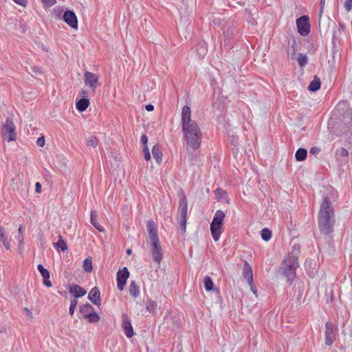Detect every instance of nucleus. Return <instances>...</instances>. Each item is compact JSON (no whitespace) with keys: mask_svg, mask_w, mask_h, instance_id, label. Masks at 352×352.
I'll list each match as a JSON object with an SVG mask.
<instances>
[{"mask_svg":"<svg viewBox=\"0 0 352 352\" xmlns=\"http://www.w3.org/2000/svg\"><path fill=\"white\" fill-rule=\"evenodd\" d=\"M182 124L188 145L194 150L198 148L201 142V131L197 123L191 119V110L188 106L182 108Z\"/></svg>","mask_w":352,"mask_h":352,"instance_id":"nucleus-1","label":"nucleus"},{"mask_svg":"<svg viewBox=\"0 0 352 352\" xmlns=\"http://www.w3.org/2000/svg\"><path fill=\"white\" fill-rule=\"evenodd\" d=\"M334 223V209L328 198L324 197L321 204L318 214L320 230L324 234H329L332 232Z\"/></svg>","mask_w":352,"mask_h":352,"instance_id":"nucleus-2","label":"nucleus"},{"mask_svg":"<svg viewBox=\"0 0 352 352\" xmlns=\"http://www.w3.org/2000/svg\"><path fill=\"white\" fill-rule=\"evenodd\" d=\"M298 266V262L295 257L287 256L280 267L279 272L285 276L288 280H290L295 277L296 269Z\"/></svg>","mask_w":352,"mask_h":352,"instance_id":"nucleus-3","label":"nucleus"},{"mask_svg":"<svg viewBox=\"0 0 352 352\" xmlns=\"http://www.w3.org/2000/svg\"><path fill=\"white\" fill-rule=\"evenodd\" d=\"M226 214L223 211L218 210L213 217L210 223V231L213 239L217 241L221 236L223 231V222L225 219Z\"/></svg>","mask_w":352,"mask_h":352,"instance_id":"nucleus-4","label":"nucleus"},{"mask_svg":"<svg viewBox=\"0 0 352 352\" xmlns=\"http://www.w3.org/2000/svg\"><path fill=\"white\" fill-rule=\"evenodd\" d=\"M16 127L10 118H7L3 129V136L8 142L16 140Z\"/></svg>","mask_w":352,"mask_h":352,"instance_id":"nucleus-5","label":"nucleus"},{"mask_svg":"<svg viewBox=\"0 0 352 352\" xmlns=\"http://www.w3.org/2000/svg\"><path fill=\"white\" fill-rule=\"evenodd\" d=\"M151 252L153 261L159 265L163 258L162 249L160 240L149 241Z\"/></svg>","mask_w":352,"mask_h":352,"instance_id":"nucleus-6","label":"nucleus"},{"mask_svg":"<svg viewBox=\"0 0 352 352\" xmlns=\"http://www.w3.org/2000/svg\"><path fill=\"white\" fill-rule=\"evenodd\" d=\"M84 80L85 85L88 86L93 91H95L96 88L100 85L98 76L91 72H85Z\"/></svg>","mask_w":352,"mask_h":352,"instance_id":"nucleus-7","label":"nucleus"},{"mask_svg":"<svg viewBox=\"0 0 352 352\" xmlns=\"http://www.w3.org/2000/svg\"><path fill=\"white\" fill-rule=\"evenodd\" d=\"M298 31L302 36H306L309 33L310 25L309 18L307 16H302L296 20Z\"/></svg>","mask_w":352,"mask_h":352,"instance_id":"nucleus-8","label":"nucleus"},{"mask_svg":"<svg viewBox=\"0 0 352 352\" xmlns=\"http://www.w3.org/2000/svg\"><path fill=\"white\" fill-rule=\"evenodd\" d=\"M129 277V272L126 267L118 270L117 272V286L119 290L122 291L126 280Z\"/></svg>","mask_w":352,"mask_h":352,"instance_id":"nucleus-9","label":"nucleus"},{"mask_svg":"<svg viewBox=\"0 0 352 352\" xmlns=\"http://www.w3.org/2000/svg\"><path fill=\"white\" fill-rule=\"evenodd\" d=\"M64 21L72 28L78 29V19L76 14L71 10H67L63 14Z\"/></svg>","mask_w":352,"mask_h":352,"instance_id":"nucleus-10","label":"nucleus"},{"mask_svg":"<svg viewBox=\"0 0 352 352\" xmlns=\"http://www.w3.org/2000/svg\"><path fill=\"white\" fill-rule=\"evenodd\" d=\"M122 327L124 330V333L128 338L133 336V329L130 319L126 314L122 315Z\"/></svg>","mask_w":352,"mask_h":352,"instance_id":"nucleus-11","label":"nucleus"},{"mask_svg":"<svg viewBox=\"0 0 352 352\" xmlns=\"http://www.w3.org/2000/svg\"><path fill=\"white\" fill-rule=\"evenodd\" d=\"M188 211V201L186 196L184 194L180 195L179 214V219H186Z\"/></svg>","mask_w":352,"mask_h":352,"instance_id":"nucleus-12","label":"nucleus"},{"mask_svg":"<svg viewBox=\"0 0 352 352\" xmlns=\"http://www.w3.org/2000/svg\"><path fill=\"white\" fill-rule=\"evenodd\" d=\"M335 340L333 335V324L331 322H327L325 324V344L326 345L330 346L333 344Z\"/></svg>","mask_w":352,"mask_h":352,"instance_id":"nucleus-13","label":"nucleus"},{"mask_svg":"<svg viewBox=\"0 0 352 352\" xmlns=\"http://www.w3.org/2000/svg\"><path fill=\"white\" fill-rule=\"evenodd\" d=\"M147 230L148 232V241L158 240L156 225L153 221L150 220L146 223Z\"/></svg>","mask_w":352,"mask_h":352,"instance_id":"nucleus-14","label":"nucleus"},{"mask_svg":"<svg viewBox=\"0 0 352 352\" xmlns=\"http://www.w3.org/2000/svg\"><path fill=\"white\" fill-rule=\"evenodd\" d=\"M88 298L96 305H99L100 304V292L96 287L91 289L88 295Z\"/></svg>","mask_w":352,"mask_h":352,"instance_id":"nucleus-15","label":"nucleus"},{"mask_svg":"<svg viewBox=\"0 0 352 352\" xmlns=\"http://www.w3.org/2000/svg\"><path fill=\"white\" fill-rule=\"evenodd\" d=\"M336 155L340 165H344L348 162L349 151L346 148H342L337 150Z\"/></svg>","mask_w":352,"mask_h":352,"instance_id":"nucleus-16","label":"nucleus"},{"mask_svg":"<svg viewBox=\"0 0 352 352\" xmlns=\"http://www.w3.org/2000/svg\"><path fill=\"white\" fill-rule=\"evenodd\" d=\"M243 274L248 283L252 285L253 283V272L251 266L247 262L245 263Z\"/></svg>","mask_w":352,"mask_h":352,"instance_id":"nucleus-17","label":"nucleus"},{"mask_svg":"<svg viewBox=\"0 0 352 352\" xmlns=\"http://www.w3.org/2000/svg\"><path fill=\"white\" fill-rule=\"evenodd\" d=\"M69 292L74 295L76 299L85 296L87 293L85 289L78 285H72L69 287Z\"/></svg>","mask_w":352,"mask_h":352,"instance_id":"nucleus-18","label":"nucleus"},{"mask_svg":"<svg viewBox=\"0 0 352 352\" xmlns=\"http://www.w3.org/2000/svg\"><path fill=\"white\" fill-rule=\"evenodd\" d=\"M98 214L95 210L91 212V223L97 229L99 232H104V228L100 225L97 220Z\"/></svg>","mask_w":352,"mask_h":352,"instance_id":"nucleus-19","label":"nucleus"},{"mask_svg":"<svg viewBox=\"0 0 352 352\" xmlns=\"http://www.w3.org/2000/svg\"><path fill=\"white\" fill-rule=\"evenodd\" d=\"M89 105V101L86 98L80 99L76 104V109L80 112L85 111L88 108Z\"/></svg>","mask_w":352,"mask_h":352,"instance_id":"nucleus-20","label":"nucleus"},{"mask_svg":"<svg viewBox=\"0 0 352 352\" xmlns=\"http://www.w3.org/2000/svg\"><path fill=\"white\" fill-rule=\"evenodd\" d=\"M152 154L153 157L158 163H160L162 160V153L161 148L159 145L155 144L152 148Z\"/></svg>","mask_w":352,"mask_h":352,"instance_id":"nucleus-21","label":"nucleus"},{"mask_svg":"<svg viewBox=\"0 0 352 352\" xmlns=\"http://www.w3.org/2000/svg\"><path fill=\"white\" fill-rule=\"evenodd\" d=\"M129 293L133 298H137L140 295V287L135 281H131L130 283Z\"/></svg>","mask_w":352,"mask_h":352,"instance_id":"nucleus-22","label":"nucleus"},{"mask_svg":"<svg viewBox=\"0 0 352 352\" xmlns=\"http://www.w3.org/2000/svg\"><path fill=\"white\" fill-rule=\"evenodd\" d=\"M0 241L3 243L6 250H8L10 248V241L7 236L4 235V230L0 226Z\"/></svg>","mask_w":352,"mask_h":352,"instance_id":"nucleus-23","label":"nucleus"},{"mask_svg":"<svg viewBox=\"0 0 352 352\" xmlns=\"http://www.w3.org/2000/svg\"><path fill=\"white\" fill-rule=\"evenodd\" d=\"M320 85L321 82L320 78L315 76L314 80L310 82L308 89L310 91H316L320 89Z\"/></svg>","mask_w":352,"mask_h":352,"instance_id":"nucleus-24","label":"nucleus"},{"mask_svg":"<svg viewBox=\"0 0 352 352\" xmlns=\"http://www.w3.org/2000/svg\"><path fill=\"white\" fill-rule=\"evenodd\" d=\"M94 310V307L89 303H86L80 307V312L84 315V318L85 316L91 313Z\"/></svg>","mask_w":352,"mask_h":352,"instance_id":"nucleus-25","label":"nucleus"},{"mask_svg":"<svg viewBox=\"0 0 352 352\" xmlns=\"http://www.w3.org/2000/svg\"><path fill=\"white\" fill-rule=\"evenodd\" d=\"M307 155V152L305 148H298L295 154V157L297 161H302L305 160Z\"/></svg>","mask_w":352,"mask_h":352,"instance_id":"nucleus-26","label":"nucleus"},{"mask_svg":"<svg viewBox=\"0 0 352 352\" xmlns=\"http://www.w3.org/2000/svg\"><path fill=\"white\" fill-rule=\"evenodd\" d=\"M58 237H59V239H58V241H57V243L54 244V248H59L63 251L67 250V245L66 242L63 239L61 236H59Z\"/></svg>","mask_w":352,"mask_h":352,"instance_id":"nucleus-27","label":"nucleus"},{"mask_svg":"<svg viewBox=\"0 0 352 352\" xmlns=\"http://www.w3.org/2000/svg\"><path fill=\"white\" fill-rule=\"evenodd\" d=\"M92 259L91 257H87L83 263V269L87 272L92 271Z\"/></svg>","mask_w":352,"mask_h":352,"instance_id":"nucleus-28","label":"nucleus"},{"mask_svg":"<svg viewBox=\"0 0 352 352\" xmlns=\"http://www.w3.org/2000/svg\"><path fill=\"white\" fill-rule=\"evenodd\" d=\"M85 318L87 319L90 322H97L100 320V316L96 312L92 311L86 315Z\"/></svg>","mask_w":352,"mask_h":352,"instance_id":"nucleus-29","label":"nucleus"},{"mask_svg":"<svg viewBox=\"0 0 352 352\" xmlns=\"http://www.w3.org/2000/svg\"><path fill=\"white\" fill-rule=\"evenodd\" d=\"M299 65L302 67H305L308 63V57L304 54H300L298 58Z\"/></svg>","mask_w":352,"mask_h":352,"instance_id":"nucleus-30","label":"nucleus"},{"mask_svg":"<svg viewBox=\"0 0 352 352\" xmlns=\"http://www.w3.org/2000/svg\"><path fill=\"white\" fill-rule=\"evenodd\" d=\"M204 287H205L206 290L210 291L212 289L214 285H213V283H212L210 277H209L208 276H206L204 278Z\"/></svg>","mask_w":352,"mask_h":352,"instance_id":"nucleus-31","label":"nucleus"},{"mask_svg":"<svg viewBox=\"0 0 352 352\" xmlns=\"http://www.w3.org/2000/svg\"><path fill=\"white\" fill-rule=\"evenodd\" d=\"M98 144V140L95 136H90L87 139V145L88 146L96 147Z\"/></svg>","mask_w":352,"mask_h":352,"instance_id":"nucleus-32","label":"nucleus"},{"mask_svg":"<svg viewBox=\"0 0 352 352\" xmlns=\"http://www.w3.org/2000/svg\"><path fill=\"white\" fill-rule=\"evenodd\" d=\"M261 237L265 241H268L272 237V232L267 228H264L261 230Z\"/></svg>","mask_w":352,"mask_h":352,"instance_id":"nucleus-33","label":"nucleus"},{"mask_svg":"<svg viewBox=\"0 0 352 352\" xmlns=\"http://www.w3.org/2000/svg\"><path fill=\"white\" fill-rule=\"evenodd\" d=\"M37 268H38V270L39 271V272L41 273V276H43V278H50V277L49 271L47 270H46L45 268H44V267L41 264H39L38 265Z\"/></svg>","mask_w":352,"mask_h":352,"instance_id":"nucleus-34","label":"nucleus"},{"mask_svg":"<svg viewBox=\"0 0 352 352\" xmlns=\"http://www.w3.org/2000/svg\"><path fill=\"white\" fill-rule=\"evenodd\" d=\"M37 268H38V270L39 271V272L41 273V276H43V278H50V277L49 271L47 270H46L45 268H44V267L41 264H39L38 265Z\"/></svg>","mask_w":352,"mask_h":352,"instance_id":"nucleus-35","label":"nucleus"},{"mask_svg":"<svg viewBox=\"0 0 352 352\" xmlns=\"http://www.w3.org/2000/svg\"><path fill=\"white\" fill-rule=\"evenodd\" d=\"M77 305H78V300L76 298L71 300V303H70V306H69V309L70 315L72 316L74 314Z\"/></svg>","mask_w":352,"mask_h":352,"instance_id":"nucleus-36","label":"nucleus"},{"mask_svg":"<svg viewBox=\"0 0 352 352\" xmlns=\"http://www.w3.org/2000/svg\"><path fill=\"white\" fill-rule=\"evenodd\" d=\"M186 227V219H179V230L182 234L185 233Z\"/></svg>","mask_w":352,"mask_h":352,"instance_id":"nucleus-37","label":"nucleus"},{"mask_svg":"<svg viewBox=\"0 0 352 352\" xmlns=\"http://www.w3.org/2000/svg\"><path fill=\"white\" fill-rule=\"evenodd\" d=\"M143 152H144V159L147 161L150 160H151V154H150V152H149V150H148V148L147 146H144Z\"/></svg>","mask_w":352,"mask_h":352,"instance_id":"nucleus-38","label":"nucleus"},{"mask_svg":"<svg viewBox=\"0 0 352 352\" xmlns=\"http://www.w3.org/2000/svg\"><path fill=\"white\" fill-rule=\"evenodd\" d=\"M344 7L347 12H350L352 10V0H346Z\"/></svg>","mask_w":352,"mask_h":352,"instance_id":"nucleus-39","label":"nucleus"},{"mask_svg":"<svg viewBox=\"0 0 352 352\" xmlns=\"http://www.w3.org/2000/svg\"><path fill=\"white\" fill-rule=\"evenodd\" d=\"M230 144L235 147L239 145V140H238V138L236 136H234V135L230 136Z\"/></svg>","mask_w":352,"mask_h":352,"instance_id":"nucleus-40","label":"nucleus"},{"mask_svg":"<svg viewBox=\"0 0 352 352\" xmlns=\"http://www.w3.org/2000/svg\"><path fill=\"white\" fill-rule=\"evenodd\" d=\"M214 193H215L216 196L219 198L223 197L226 195V192L224 190H223L222 189H219V188L217 189L214 191Z\"/></svg>","mask_w":352,"mask_h":352,"instance_id":"nucleus-41","label":"nucleus"},{"mask_svg":"<svg viewBox=\"0 0 352 352\" xmlns=\"http://www.w3.org/2000/svg\"><path fill=\"white\" fill-rule=\"evenodd\" d=\"M47 6L50 7L56 3V0H41Z\"/></svg>","mask_w":352,"mask_h":352,"instance_id":"nucleus-42","label":"nucleus"},{"mask_svg":"<svg viewBox=\"0 0 352 352\" xmlns=\"http://www.w3.org/2000/svg\"><path fill=\"white\" fill-rule=\"evenodd\" d=\"M16 4H19L21 6L25 7L28 3V0H12Z\"/></svg>","mask_w":352,"mask_h":352,"instance_id":"nucleus-43","label":"nucleus"},{"mask_svg":"<svg viewBox=\"0 0 352 352\" xmlns=\"http://www.w3.org/2000/svg\"><path fill=\"white\" fill-rule=\"evenodd\" d=\"M36 144L38 146L43 147L45 145V139L43 137L38 138L36 140Z\"/></svg>","mask_w":352,"mask_h":352,"instance_id":"nucleus-44","label":"nucleus"},{"mask_svg":"<svg viewBox=\"0 0 352 352\" xmlns=\"http://www.w3.org/2000/svg\"><path fill=\"white\" fill-rule=\"evenodd\" d=\"M43 284L47 287H52V283L50 278H43Z\"/></svg>","mask_w":352,"mask_h":352,"instance_id":"nucleus-45","label":"nucleus"},{"mask_svg":"<svg viewBox=\"0 0 352 352\" xmlns=\"http://www.w3.org/2000/svg\"><path fill=\"white\" fill-rule=\"evenodd\" d=\"M141 142L144 144V146H147L148 138L146 135L141 136Z\"/></svg>","mask_w":352,"mask_h":352,"instance_id":"nucleus-46","label":"nucleus"},{"mask_svg":"<svg viewBox=\"0 0 352 352\" xmlns=\"http://www.w3.org/2000/svg\"><path fill=\"white\" fill-rule=\"evenodd\" d=\"M35 191L36 193L41 192V184L39 182H36L35 184Z\"/></svg>","mask_w":352,"mask_h":352,"instance_id":"nucleus-47","label":"nucleus"},{"mask_svg":"<svg viewBox=\"0 0 352 352\" xmlns=\"http://www.w3.org/2000/svg\"><path fill=\"white\" fill-rule=\"evenodd\" d=\"M156 307H157L156 302L154 301H152V302H149V305L147 306V309H155Z\"/></svg>","mask_w":352,"mask_h":352,"instance_id":"nucleus-48","label":"nucleus"},{"mask_svg":"<svg viewBox=\"0 0 352 352\" xmlns=\"http://www.w3.org/2000/svg\"><path fill=\"white\" fill-rule=\"evenodd\" d=\"M23 244V236H21V237H19V248L20 250L22 249Z\"/></svg>","mask_w":352,"mask_h":352,"instance_id":"nucleus-49","label":"nucleus"},{"mask_svg":"<svg viewBox=\"0 0 352 352\" xmlns=\"http://www.w3.org/2000/svg\"><path fill=\"white\" fill-rule=\"evenodd\" d=\"M250 287V289L251 291L255 294V295H257V290L256 289V287L254 285L253 283H252V285H249Z\"/></svg>","mask_w":352,"mask_h":352,"instance_id":"nucleus-50","label":"nucleus"},{"mask_svg":"<svg viewBox=\"0 0 352 352\" xmlns=\"http://www.w3.org/2000/svg\"><path fill=\"white\" fill-rule=\"evenodd\" d=\"M145 108L148 111H151L154 109V106L153 104H147Z\"/></svg>","mask_w":352,"mask_h":352,"instance_id":"nucleus-51","label":"nucleus"},{"mask_svg":"<svg viewBox=\"0 0 352 352\" xmlns=\"http://www.w3.org/2000/svg\"><path fill=\"white\" fill-rule=\"evenodd\" d=\"M320 151L319 148H312L310 150V153L313 154L318 153Z\"/></svg>","mask_w":352,"mask_h":352,"instance_id":"nucleus-52","label":"nucleus"},{"mask_svg":"<svg viewBox=\"0 0 352 352\" xmlns=\"http://www.w3.org/2000/svg\"><path fill=\"white\" fill-rule=\"evenodd\" d=\"M23 311L25 312L27 316L32 317V312L28 308H24Z\"/></svg>","mask_w":352,"mask_h":352,"instance_id":"nucleus-53","label":"nucleus"},{"mask_svg":"<svg viewBox=\"0 0 352 352\" xmlns=\"http://www.w3.org/2000/svg\"><path fill=\"white\" fill-rule=\"evenodd\" d=\"M205 45L204 44L203 46H201L200 47V50L201 51V53L204 55L206 54V47L204 46Z\"/></svg>","mask_w":352,"mask_h":352,"instance_id":"nucleus-54","label":"nucleus"},{"mask_svg":"<svg viewBox=\"0 0 352 352\" xmlns=\"http://www.w3.org/2000/svg\"><path fill=\"white\" fill-rule=\"evenodd\" d=\"M19 237H21V236H23V234H22V227L21 226H19Z\"/></svg>","mask_w":352,"mask_h":352,"instance_id":"nucleus-55","label":"nucleus"},{"mask_svg":"<svg viewBox=\"0 0 352 352\" xmlns=\"http://www.w3.org/2000/svg\"><path fill=\"white\" fill-rule=\"evenodd\" d=\"M131 253H132V250L131 249L126 250V254H127L130 255V254H131Z\"/></svg>","mask_w":352,"mask_h":352,"instance_id":"nucleus-56","label":"nucleus"},{"mask_svg":"<svg viewBox=\"0 0 352 352\" xmlns=\"http://www.w3.org/2000/svg\"><path fill=\"white\" fill-rule=\"evenodd\" d=\"M216 105H217V102H215L214 103V104H213V107H214V108H216Z\"/></svg>","mask_w":352,"mask_h":352,"instance_id":"nucleus-57","label":"nucleus"},{"mask_svg":"<svg viewBox=\"0 0 352 352\" xmlns=\"http://www.w3.org/2000/svg\"><path fill=\"white\" fill-rule=\"evenodd\" d=\"M3 329H4V328H3V327H1V330H0V332H2Z\"/></svg>","mask_w":352,"mask_h":352,"instance_id":"nucleus-58","label":"nucleus"},{"mask_svg":"<svg viewBox=\"0 0 352 352\" xmlns=\"http://www.w3.org/2000/svg\"><path fill=\"white\" fill-rule=\"evenodd\" d=\"M324 3V0H321V4Z\"/></svg>","mask_w":352,"mask_h":352,"instance_id":"nucleus-59","label":"nucleus"}]
</instances>
